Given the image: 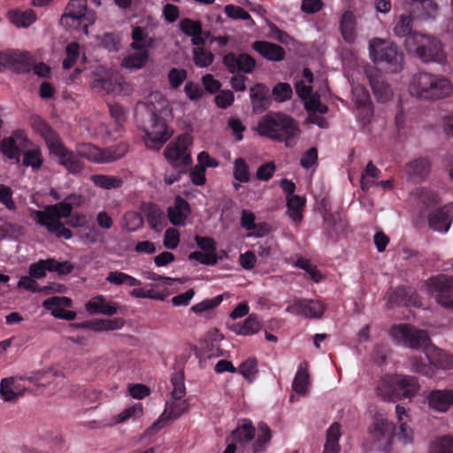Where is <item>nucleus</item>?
<instances>
[{
    "label": "nucleus",
    "mask_w": 453,
    "mask_h": 453,
    "mask_svg": "<svg viewBox=\"0 0 453 453\" xmlns=\"http://www.w3.org/2000/svg\"><path fill=\"white\" fill-rule=\"evenodd\" d=\"M168 101L162 96H150V99L139 104L135 109L137 126L145 134V145L150 150H158L170 139L173 131L167 125L170 115Z\"/></svg>",
    "instance_id": "obj_1"
},
{
    "label": "nucleus",
    "mask_w": 453,
    "mask_h": 453,
    "mask_svg": "<svg viewBox=\"0 0 453 453\" xmlns=\"http://www.w3.org/2000/svg\"><path fill=\"white\" fill-rule=\"evenodd\" d=\"M390 336L398 343L411 349H423L429 364L442 370H453V355L431 343L426 331L410 324L393 326Z\"/></svg>",
    "instance_id": "obj_2"
},
{
    "label": "nucleus",
    "mask_w": 453,
    "mask_h": 453,
    "mask_svg": "<svg viewBox=\"0 0 453 453\" xmlns=\"http://www.w3.org/2000/svg\"><path fill=\"white\" fill-rule=\"evenodd\" d=\"M81 203V196L71 194L62 202L47 205L43 211L34 210L31 216L36 224L46 227L49 233L58 238L69 240L73 237V233L65 226L61 219L71 216L73 207L80 206Z\"/></svg>",
    "instance_id": "obj_3"
},
{
    "label": "nucleus",
    "mask_w": 453,
    "mask_h": 453,
    "mask_svg": "<svg viewBox=\"0 0 453 453\" xmlns=\"http://www.w3.org/2000/svg\"><path fill=\"white\" fill-rule=\"evenodd\" d=\"M32 127L45 142L50 153L58 158V163L72 174L80 173L84 168V163L78 153L67 149L61 141L58 134L42 118L32 119Z\"/></svg>",
    "instance_id": "obj_4"
},
{
    "label": "nucleus",
    "mask_w": 453,
    "mask_h": 453,
    "mask_svg": "<svg viewBox=\"0 0 453 453\" xmlns=\"http://www.w3.org/2000/svg\"><path fill=\"white\" fill-rule=\"evenodd\" d=\"M257 132L262 137L292 147L300 134V128L289 115L280 111H270L259 119Z\"/></svg>",
    "instance_id": "obj_5"
},
{
    "label": "nucleus",
    "mask_w": 453,
    "mask_h": 453,
    "mask_svg": "<svg viewBox=\"0 0 453 453\" xmlns=\"http://www.w3.org/2000/svg\"><path fill=\"white\" fill-rule=\"evenodd\" d=\"M192 137L188 134H182L172 141L165 149L164 156L173 168L166 171L164 180L167 185H172L180 180L182 174L186 173L192 164L188 147L192 144Z\"/></svg>",
    "instance_id": "obj_6"
},
{
    "label": "nucleus",
    "mask_w": 453,
    "mask_h": 453,
    "mask_svg": "<svg viewBox=\"0 0 453 453\" xmlns=\"http://www.w3.org/2000/svg\"><path fill=\"white\" fill-rule=\"evenodd\" d=\"M411 93L425 100H437L449 96L452 87L448 79L429 73H418L412 77Z\"/></svg>",
    "instance_id": "obj_7"
},
{
    "label": "nucleus",
    "mask_w": 453,
    "mask_h": 453,
    "mask_svg": "<svg viewBox=\"0 0 453 453\" xmlns=\"http://www.w3.org/2000/svg\"><path fill=\"white\" fill-rule=\"evenodd\" d=\"M419 389L418 379L409 375H395L383 378L377 387L378 395L388 402H397L402 398H411Z\"/></svg>",
    "instance_id": "obj_8"
},
{
    "label": "nucleus",
    "mask_w": 453,
    "mask_h": 453,
    "mask_svg": "<svg viewBox=\"0 0 453 453\" xmlns=\"http://www.w3.org/2000/svg\"><path fill=\"white\" fill-rule=\"evenodd\" d=\"M404 46L409 53L415 54L425 63H440L445 58L441 41L421 33L409 35L404 41Z\"/></svg>",
    "instance_id": "obj_9"
},
{
    "label": "nucleus",
    "mask_w": 453,
    "mask_h": 453,
    "mask_svg": "<svg viewBox=\"0 0 453 453\" xmlns=\"http://www.w3.org/2000/svg\"><path fill=\"white\" fill-rule=\"evenodd\" d=\"M369 54L374 64L381 65L390 73H398L403 69V54L389 41L372 39L369 42Z\"/></svg>",
    "instance_id": "obj_10"
},
{
    "label": "nucleus",
    "mask_w": 453,
    "mask_h": 453,
    "mask_svg": "<svg viewBox=\"0 0 453 453\" xmlns=\"http://www.w3.org/2000/svg\"><path fill=\"white\" fill-rule=\"evenodd\" d=\"M96 19V13L88 8L87 0H70L61 16L60 23L70 29H79L82 27L85 33H88V27L94 24Z\"/></svg>",
    "instance_id": "obj_11"
},
{
    "label": "nucleus",
    "mask_w": 453,
    "mask_h": 453,
    "mask_svg": "<svg viewBox=\"0 0 453 453\" xmlns=\"http://www.w3.org/2000/svg\"><path fill=\"white\" fill-rule=\"evenodd\" d=\"M127 150L126 143H119L106 149H100L91 143H81L76 146V152L81 158L96 164H106L120 159Z\"/></svg>",
    "instance_id": "obj_12"
},
{
    "label": "nucleus",
    "mask_w": 453,
    "mask_h": 453,
    "mask_svg": "<svg viewBox=\"0 0 453 453\" xmlns=\"http://www.w3.org/2000/svg\"><path fill=\"white\" fill-rule=\"evenodd\" d=\"M33 56L27 51L7 50L0 51V73L7 69L15 73H28L32 71Z\"/></svg>",
    "instance_id": "obj_13"
},
{
    "label": "nucleus",
    "mask_w": 453,
    "mask_h": 453,
    "mask_svg": "<svg viewBox=\"0 0 453 453\" xmlns=\"http://www.w3.org/2000/svg\"><path fill=\"white\" fill-rule=\"evenodd\" d=\"M427 287L441 306L453 311V276H433L428 279Z\"/></svg>",
    "instance_id": "obj_14"
},
{
    "label": "nucleus",
    "mask_w": 453,
    "mask_h": 453,
    "mask_svg": "<svg viewBox=\"0 0 453 453\" xmlns=\"http://www.w3.org/2000/svg\"><path fill=\"white\" fill-rule=\"evenodd\" d=\"M370 433L384 452L391 450L393 439L395 435V426L394 423L383 418H376L370 428Z\"/></svg>",
    "instance_id": "obj_15"
},
{
    "label": "nucleus",
    "mask_w": 453,
    "mask_h": 453,
    "mask_svg": "<svg viewBox=\"0 0 453 453\" xmlns=\"http://www.w3.org/2000/svg\"><path fill=\"white\" fill-rule=\"evenodd\" d=\"M179 400L167 401L165 403V410L159 418L153 423L148 429L150 434L157 433L163 428L165 424L170 420L180 418L184 413L189 410V404L187 400L178 402Z\"/></svg>",
    "instance_id": "obj_16"
},
{
    "label": "nucleus",
    "mask_w": 453,
    "mask_h": 453,
    "mask_svg": "<svg viewBox=\"0 0 453 453\" xmlns=\"http://www.w3.org/2000/svg\"><path fill=\"white\" fill-rule=\"evenodd\" d=\"M372 93L380 103L389 101L393 96V90L386 81L385 75L376 68L365 72Z\"/></svg>",
    "instance_id": "obj_17"
},
{
    "label": "nucleus",
    "mask_w": 453,
    "mask_h": 453,
    "mask_svg": "<svg viewBox=\"0 0 453 453\" xmlns=\"http://www.w3.org/2000/svg\"><path fill=\"white\" fill-rule=\"evenodd\" d=\"M222 63L230 73L236 72L251 73L256 67L255 58L247 53L229 52L223 57Z\"/></svg>",
    "instance_id": "obj_18"
},
{
    "label": "nucleus",
    "mask_w": 453,
    "mask_h": 453,
    "mask_svg": "<svg viewBox=\"0 0 453 453\" xmlns=\"http://www.w3.org/2000/svg\"><path fill=\"white\" fill-rule=\"evenodd\" d=\"M288 310L305 318L320 319L326 311V306L319 300L298 299Z\"/></svg>",
    "instance_id": "obj_19"
},
{
    "label": "nucleus",
    "mask_w": 453,
    "mask_h": 453,
    "mask_svg": "<svg viewBox=\"0 0 453 453\" xmlns=\"http://www.w3.org/2000/svg\"><path fill=\"white\" fill-rule=\"evenodd\" d=\"M250 97L256 114L263 113L272 104L269 88L263 83H257L250 88Z\"/></svg>",
    "instance_id": "obj_20"
},
{
    "label": "nucleus",
    "mask_w": 453,
    "mask_h": 453,
    "mask_svg": "<svg viewBox=\"0 0 453 453\" xmlns=\"http://www.w3.org/2000/svg\"><path fill=\"white\" fill-rule=\"evenodd\" d=\"M124 319L115 318L112 319H93L80 323H71L70 326L77 329H90L95 332L112 331L122 328Z\"/></svg>",
    "instance_id": "obj_21"
},
{
    "label": "nucleus",
    "mask_w": 453,
    "mask_h": 453,
    "mask_svg": "<svg viewBox=\"0 0 453 453\" xmlns=\"http://www.w3.org/2000/svg\"><path fill=\"white\" fill-rule=\"evenodd\" d=\"M453 219V204L446 205L429 214V226L436 231L447 232Z\"/></svg>",
    "instance_id": "obj_22"
},
{
    "label": "nucleus",
    "mask_w": 453,
    "mask_h": 453,
    "mask_svg": "<svg viewBox=\"0 0 453 453\" xmlns=\"http://www.w3.org/2000/svg\"><path fill=\"white\" fill-rule=\"evenodd\" d=\"M428 406L439 412H446L453 405V390L434 389L427 395Z\"/></svg>",
    "instance_id": "obj_23"
},
{
    "label": "nucleus",
    "mask_w": 453,
    "mask_h": 453,
    "mask_svg": "<svg viewBox=\"0 0 453 453\" xmlns=\"http://www.w3.org/2000/svg\"><path fill=\"white\" fill-rule=\"evenodd\" d=\"M388 302L402 306L420 305L417 292L411 288L403 286L396 288L389 294Z\"/></svg>",
    "instance_id": "obj_24"
},
{
    "label": "nucleus",
    "mask_w": 453,
    "mask_h": 453,
    "mask_svg": "<svg viewBox=\"0 0 453 453\" xmlns=\"http://www.w3.org/2000/svg\"><path fill=\"white\" fill-rule=\"evenodd\" d=\"M86 311L92 315L104 314L112 316L118 313L119 305L113 302H108L102 295H97L85 304Z\"/></svg>",
    "instance_id": "obj_25"
},
{
    "label": "nucleus",
    "mask_w": 453,
    "mask_h": 453,
    "mask_svg": "<svg viewBox=\"0 0 453 453\" xmlns=\"http://www.w3.org/2000/svg\"><path fill=\"white\" fill-rule=\"evenodd\" d=\"M190 211L189 203L181 196H177L173 206L168 207L167 215L173 226H185Z\"/></svg>",
    "instance_id": "obj_26"
},
{
    "label": "nucleus",
    "mask_w": 453,
    "mask_h": 453,
    "mask_svg": "<svg viewBox=\"0 0 453 453\" xmlns=\"http://www.w3.org/2000/svg\"><path fill=\"white\" fill-rule=\"evenodd\" d=\"M252 48L269 61L280 62L286 56L283 47L266 41H256L252 43Z\"/></svg>",
    "instance_id": "obj_27"
},
{
    "label": "nucleus",
    "mask_w": 453,
    "mask_h": 453,
    "mask_svg": "<svg viewBox=\"0 0 453 453\" xmlns=\"http://www.w3.org/2000/svg\"><path fill=\"white\" fill-rule=\"evenodd\" d=\"M256 435V428L250 419L244 418L242 423L237 426L227 438V441L231 439L235 444L245 447L249 444Z\"/></svg>",
    "instance_id": "obj_28"
},
{
    "label": "nucleus",
    "mask_w": 453,
    "mask_h": 453,
    "mask_svg": "<svg viewBox=\"0 0 453 453\" xmlns=\"http://www.w3.org/2000/svg\"><path fill=\"white\" fill-rule=\"evenodd\" d=\"M9 21L17 27H28L37 19L35 12L32 9L21 10L15 8L8 11Z\"/></svg>",
    "instance_id": "obj_29"
},
{
    "label": "nucleus",
    "mask_w": 453,
    "mask_h": 453,
    "mask_svg": "<svg viewBox=\"0 0 453 453\" xmlns=\"http://www.w3.org/2000/svg\"><path fill=\"white\" fill-rule=\"evenodd\" d=\"M356 17L351 11H345L340 20V30L343 40L353 43L356 40Z\"/></svg>",
    "instance_id": "obj_30"
},
{
    "label": "nucleus",
    "mask_w": 453,
    "mask_h": 453,
    "mask_svg": "<svg viewBox=\"0 0 453 453\" xmlns=\"http://www.w3.org/2000/svg\"><path fill=\"white\" fill-rule=\"evenodd\" d=\"M272 439V430L265 422H259L257 425V438L252 443L253 453H264Z\"/></svg>",
    "instance_id": "obj_31"
},
{
    "label": "nucleus",
    "mask_w": 453,
    "mask_h": 453,
    "mask_svg": "<svg viewBox=\"0 0 453 453\" xmlns=\"http://www.w3.org/2000/svg\"><path fill=\"white\" fill-rule=\"evenodd\" d=\"M310 385V376L308 372V364L303 362L297 369L292 383L293 390L301 395L307 393Z\"/></svg>",
    "instance_id": "obj_32"
},
{
    "label": "nucleus",
    "mask_w": 453,
    "mask_h": 453,
    "mask_svg": "<svg viewBox=\"0 0 453 453\" xmlns=\"http://www.w3.org/2000/svg\"><path fill=\"white\" fill-rule=\"evenodd\" d=\"M44 162L42 150L36 146L23 153L22 165L25 167H31L33 172L37 173Z\"/></svg>",
    "instance_id": "obj_33"
},
{
    "label": "nucleus",
    "mask_w": 453,
    "mask_h": 453,
    "mask_svg": "<svg viewBox=\"0 0 453 453\" xmlns=\"http://www.w3.org/2000/svg\"><path fill=\"white\" fill-rule=\"evenodd\" d=\"M414 19L411 13H402L394 27V34L397 37H407L415 32H412Z\"/></svg>",
    "instance_id": "obj_34"
},
{
    "label": "nucleus",
    "mask_w": 453,
    "mask_h": 453,
    "mask_svg": "<svg viewBox=\"0 0 453 453\" xmlns=\"http://www.w3.org/2000/svg\"><path fill=\"white\" fill-rule=\"evenodd\" d=\"M305 205V198L295 196L287 199L288 214L295 223H300L303 219V208Z\"/></svg>",
    "instance_id": "obj_35"
},
{
    "label": "nucleus",
    "mask_w": 453,
    "mask_h": 453,
    "mask_svg": "<svg viewBox=\"0 0 453 453\" xmlns=\"http://www.w3.org/2000/svg\"><path fill=\"white\" fill-rule=\"evenodd\" d=\"M106 281L116 286L126 285L127 287H137L142 284L140 280L120 271L110 272Z\"/></svg>",
    "instance_id": "obj_36"
},
{
    "label": "nucleus",
    "mask_w": 453,
    "mask_h": 453,
    "mask_svg": "<svg viewBox=\"0 0 453 453\" xmlns=\"http://www.w3.org/2000/svg\"><path fill=\"white\" fill-rule=\"evenodd\" d=\"M92 182L104 189H112L120 188L124 181L119 176L95 174L91 176Z\"/></svg>",
    "instance_id": "obj_37"
},
{
    "label": "nucleus",
    "mask_w": 453,
    "mask_h": 453,
    "mask_svg": "<svg viewBox=\"0 0 453 453\" xmlns=\"http://www.w3.org/2000/svg\"><path fill=\"white\" fill-rule=\"evenodd\" d=\"M233 176L240 183H248L250 181L251 173L250 166L243 157H237L234 161Z\"/></svg>",
    "instance_id": "obj_38"
},
{
    "label": "nucleus",
    "mask_w": 453,
    "mask_h": 453,
    "mask_svg": "<svg viewBox=\"0 0 453 453\" xmlns=\"http://www.w3.org/2000/svg\"><path fill=\"white\" fill-rule=\"evenodd\" d=\"M173 390L171 396L173 400H180L186 395L185 376L183 371L174 372L171 376Z\"/></svg>",
    "instance_id": "obj_39"
},
{
    "label": "nucleus",
    "mask_w": 453,
    "mask_h": 453,
    "mask_svg": "<svg viewBox=\"0 0 453 453\" xmlns=\"http://www.w3.org/2000/svg\"><path fill=\"white\" fill-rule=\"evenodd\" d=\"M18 388L14 386L13 378L3 379L0 382V395L5 402H14L21 395L17 392Z\"/></svg>",
    "instance_id": "obj_40"
},
{
    "label": "nucleus",
    "mask_w": 453,
    "mask_h": 453,
    "mask_svg": "<svg viewBox=\"0 0 453 453\" xmlns=\"http://www.w3.org/2000/svg\"><path fill=\"white\" fill-rule=\"evenodd\" d=\"M148 48L134 50L135 52L130 54L124 59V65L128 68H142L149 58Z\"/></svg>",
    "instance_id": "obj_41"
},
{
    "label": "nucleus",
    "mask_w": 453,
    "mask_h": 453,
    "mask_svg": "<svg viewBox=\"0 0 453 453\" xmlns=\"http://www.w3.org/2000/svg\"><path fill=\"white\" fill-rule=\"evenodd\" d=\"M147 221L153 230H158L165 220L164 211L156 204L150 203L146 212Z\"/></svg>",
    "instance_id": "obj_42"
},
{
    "label": "nucleus",
    "mask_w": 453,
    "mask_h": 453,
    "mask_svg": "<svg viewBox=\"0 0 453 453\" xmlns=\"http://www.w3.org/2000/svg\"><path fill=\"white\" fill-rule=\"evenodd\" d=\"M133 42L131 47L134 50L149 48L151 46L152 40L148 37V33L141 27H135L132 32Z\"/></svg>",
    "instance_id": "obj_43"
},
{
    "label": "nucleus",
    "mask_w": 453,
    "mask_h": 453,
    "mask_svg": "<svg viewBox=\"0 0 453 453\" xmlns=\"http://www.w3.org/2000/svg\"><path fill=\"white\" fill-rule=\"evenodd\" d=\"M0 150L9 159H14L17 163L20 161V149L15 144L12 138H4L0 143Z\"/></svg>",
    "instance_id": "obj_44"
},
{
    "label": "nucleus",
    "mask_w": 453,
    "mask_h": 453,
    "mask_svg": "<svg viewBox=\"0 0 453 453\" xmlns=\"http://www.w3.org/2000/svg\"><path fill=\"white\" fill-rule=\"evenodd\" d=\"M293 89L287 82H278L272 89V97L277 103H283L292 97Z\"/></svg>",
    "instance_id": "obj_45"
},
{
    "label": "nucleus",
    "mask_w": 453,
    "mask_h": 453,
    "mask_svg": "<svg viewBox=\"0 0 453 453\" xmlns=\"http://www.w3.org/2000/svg\"><path fill=\"white\" fill-rule=\"evenodd\" d=\"M429 453H453V436L444 435L437 438L432 443Z\"/></svg>",
    "instance_id": "obj_46"
},
{
    "label": "nucleus",
    "mask_w": 453,
    "mask_h": 453,
    "mask_svg": "<svg viewBox=\"0 0 453 453\" xmlns=\"http://www.w3.org/2000/svg\"><path fill=\"white\" fill-rule=\"evenodd\" d=\"M193 60L196 66L201 68L207 67L212 64L214 55L203 47H196L193 50Z\"/></svg>",
    "instance_id": "obj_47"
},
{
    "label": "nucleus",
    "mask_w": 453,
    "mask_h": 453,
    "mask_svg": "<svg viewBox=\"0 0 453 453\" xmlns=\"http://www.w3.org/2000/svg\"><path fill=\"white\" fill-rule=\"evenodd\" d=\"M51 265L50 258L40 259L39 261L33 263L29 266V275L34 279H42L46 276V272H51Z\"/></svg>",
    "instance_id": "obj_48"
},
{
    "label": "nucleus",
    "mask_w": 453,
    "mask_h": 453,
    "mask_svg": "<svg viewBox=\"0 0 453 453\" xmlns=\"http://www.w3.org/2000/svg\"><path fill=\"white\" fill-rule=\"evenodd\" d=\"M124 227L127 232H134L143 225V219L137 211H127L123 216Z\"/></svg>",
    "instance_id": "obj_49"
},
{
    "label": "nucleus",
    "mask_w": 453,
    "mask_h": 453,
    "mask_svg": "<svg viewBox=\"0 0 453 453\" xmlns=\"http://www.w3.org/2000/svg\"><path fill=\"white\" fill-rule=\"evenodd\" d=\"M180 29L188 36L198 35L203 33V26L200 20L184 18L180 21Z\"/></svg>",
    "instance_id": "obj_50"
},
{
    "label": "nucleus",
    "mask_w": 453,
    "mask_h": 453,
    "mask_svg": "<svg viewBox=\"0 0 453 453\" xmlns=\"http://www.w3.org/2000/svg\"><path fill=\"white\" fill-rule=\"evenodd\" d=\"M417 8H421L424 19H434L437 15L438 5L434 0H413Z\"/></svg>",
    "instance_id": "obj_51"
},
{
    "label": "nucleus",
    "mask_w": 453,
    "mask_h": 453,
    "mask_svg": "<svg viewBox=\"0 0 453 453\" xmlns=\"http://www.w3.org/2000/svg\"><path fill=\"white\" fill-rule=\"evenodd\" d=\"M66 58L62 63L63 69L69 70L76 63L80 56V45L77 42H71L65 48Z\"/></svg>",
    "instance_id": "obj_52"
},
{
    "label": "nucleus",
    "mask_w": 453,
    "mask_h": 453,
    "mask_svg": "<svg viewBox=\"0 0 453 453\" xmlns=\"http://www.w3.org/2000/svg\"><path fill=\"white\" fill-rule=\"evenodd\" d=\"M261 328V323L255 314H250L241 326L238 334L251 335L257 333Z\"/></svg>",
    "instance_id": "obj_53"
},
{
    "label": "nucleus",
    "mask_w": 453,
    "mask_h": 453,
    "mask_svg": "<svg viewBox=\"0 0 453 453\" xmlns=\"http://www.w3.org/2000/svg\"><path fill=\"white\" fill-rule=\"evenodd\" d=\"M188 77V72L182 68L173 67L168 72V81L171 88L177 89Z\"/></svg>",
    "instance_id": "obj_54"
},
{
    "label": "nucleus",
    "mask_w": 453,
    "mask_h": 453,
    "mask_svg": "<svg viewBox=\"0 0 453 453\" xmlns=\"http://www.w3.org/2000/svg\"><path fill=\"white\" fill-rule=\"evenodd\" d=\"M55 375L51 370H42L26 377V380L38 387H46L51 382L50 379Z\"/></svg>",
    "instance_id": "obj_55"
},
{
    "label": "nucleus",
    "mask_w": 453,
    "mask_h": 453,
    "mask_svg": "<svg viewBox=\"0 0 453 453\" xmlns=\"http://www.w3.org/2000/svg\"><path fill=\"white\" fill-rule=\"evenodd\" d=\"M409 173L415 176H424L429 172L430 165L427 159L420 157L408 165Z\"/></svg>",
    "instance_id": "obj_56"
},
{
    "label": "nucleus",
    "mask_w": 453,
    "mask_h": 453,
    "mask_svg": "<svg viewBox=\"0 0 453 453\" xmlns=\"http://www.w3.org/2000/svg\"><path fill=\"white\" fill-rule=\"evenodd\" d=\"M223 301L222 296H217L211 299H205L191 307L192 311L196 314H202L204 311L213 310L218 307Z\"/></svg>",
    "instance_id": "obj_57"
},
{
    "label": "nucleus",
    "mask_w": 453,
    "mask_h": 453,
    "mask_svg": "<svg viewBox=\"0 0 453 453\" xmlns=\"http://www.w3.org/2000/svg\"><path fill=\"white\" fill-rule=\"evenodd\" d=\"M18 288H24L26 290L31 291L33 293H40V292H45L48 289H50V287H42L40 288L38 286V283L36 280L29 276H22L19 282H18Z\"/></svg>",
    "instance_id": "obj_58"
},
{
    "label": "nucleus",
    "mask_w": 453,
    "mask_h": 453,
    "mask_svg": "<svg viewBox=\"0 0 453 453\" xmlns=\"http://www.w3.org/2000/svg\"><path fill=\"white\" fill-rule=\"evenodd\" d=\"M224 12L226 15L232 19H252L250 14L241 6L227 4L224 8Z\"/></svg>",
    "instance_id": "obj_59"
},
{
    "label": "nucleus",
    "mask_w": 453,
    "mask_h": 453,
    "mask_svg": "<svg viewBox=\"0 0 453 453\" xmlns=\"http://www.w3.org/2000/svg\"><path fill=\"white\" fill-rule=\"evenodd\" d=\"M188 260L197 261L205 265H214L218 262V256L217 254H209L207 252L193 251L188 255Z\"/></svg>",
    "instance_id": "obj_60"
},
{
    "label": "nucleus",
    "mask_w": 453,
    "mask_h": 453,
    "mask_svg": "<svg viewBox=\"0 0 453 453\" xmlns=\"http://www.w3.org/2000/svg\"><path fill=\"white\" fill-rule=\"evenodd\" d=\"M275 171L276 165L274 162L271 161L265 163L257 168L256 173V178L258 180L268 181L273 178Z\"/></svg>",
    "instance_id": "obj_61"
},
{
    "label": "nucleus",
    "mask_w": 453,
    "mask_h": 453,
    "mask_svg": "<svg viewBox=\"0 0 453 453\" xmlns=\"http://www.w3.org/2000/svg\"><path fill=\"white\" fill-rule=\"evenodd\" d=\"M411 369L415 372L423 374L426 377L433 376V369L432 367L426 363V361L422 357H414L411 358Z\"/></svg>",
    "instance_id": "obj_62"
},
{
    "label": "nucleus",
    "mask_w": 453,
    "mask_h": 453,
    "mask_svg": "<svg viewBox=\"0 0 453 453\" xmlns=\"http://www.w3.org/2000/svg\"><path fill=\"white\" fill-rule=\"evenodd\" d=\"M234 95L231 90H220L215 96V104L220 109H226L233 104Z\"/></svg>",
    "instance_id": "obj_63"
},
{
    "label": "nucleus",
    "mask_w": 453,
    "mask_h": 453,
    "mask_svg": "<svg viewBox=\"0 0 453 453\" xmlns=\"http://www.w3.org/2000/svg\"><path fill=\"white\" fill-rule=\"evenodd\" d=\"M245 379H250L257 372V362L255 358H250L242 362L237 369Z\"/></svg>",
    "instance_id": "obj_64"
}]
</instances>
